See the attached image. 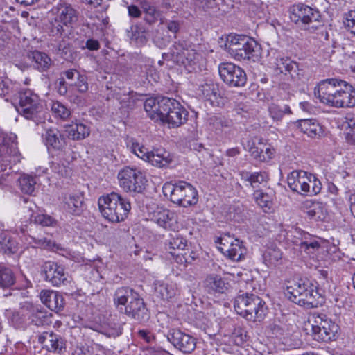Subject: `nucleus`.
Returning a JSON list of instances; mask_svg holds the SVG:
<instances>
[{"label":"nucleus","mask_w":355,"mask_h":355,"mask_svg":"<svg viewBox=\"0 0 355 355\" xmlns=\"http://www.w3.org/2000/svg\"><path fill=\"white\" fill-rule=\"evenodd\" d=\"M287 182L290 189L301 195L314 196L321 191L319 180L304 171H293L288 175Z\"/></svg>","instance_id":"0eeeda50"},{"label":"nucleus","mask_w":355,"mask_h":355,"mask_svg":"<svg viewBox=\"0 0 355 355\" xmlns=\"http://www.w3.org/2000/svg\"><path fill=\"white\" fill-rule=\"evenodd\" d=\"M173 161V156L165 149L153 148L148 162L157 168L168 167Z\"/></svg>","instance_id":"4be33fe9"},{"label":"nucleus","mask_w":355,"mask_h":355,"mask_svg":"<svg viewBox=\"0 0 355 355\" xmlns=\"http://www.w3.org/2000/svg\"><path fill=\"white\" fill-rule=\"evenodd\" d=\"M137 293L129 287L119 288L114 295V304L119 311H122L127 302H130Z\"/></svg>","instance_id":"c756f323"},{"label":"nucleus","mask_w":355,"mask_h":355,"mask_svg":"<svg viewBox=\"0 0 355 355\" xmlns=\"http://www.w3.org/2000/svg\"><path fill=\"white\" fill-rule=\"evenodd\" d=\"M15 282L12 271L4 266H0V286L9 287Z\"/></svg>","instance_id":"c03bdc74"},{"label":"nucleus","mask_w":355,"mask_h":355,"mask_svg":"<svg viewBox=\"0 0 355 355\" xmlns=\"http://www.w3.org/2000/svg\"><path fill=\"white\" fill-rule=\"evenodd\" d=\"M51 109L55 117L65 120L71 115V111L64 105L59 101H53Z\"/></svg>","instance_id":"37998d69"},{"label":"nucleus","mask_w":355,"mask_h":355,"mask_svg":"<svg viewBox=\"0 0 355 355\" xmlns=\"http://www.w3.org/2000/svg\"><path fill=\"white\" fill-rule=\"evenodd\" d=\"M58 92L60 95H64L67 92V84L64 78L59 80V85L58 87Z\"/></svg>","instance_id":"69168bd1"},{"label":"nucleus","mask_w":355,"mask_h":355,"mask_svg":"<svg viewBox=\"0 0 355 355\" xmlns=\"http://www.w3.org/2000/svg\"><path fill=\"white\" fill-rule=\"evenodd\" d=\"M120 187L126 192L141 193L147 182L141 170L126 166L117 175Z\"/></svg>","instance_id":"9d476101"},{"label":"nucleus","mask_w":355,"mask_h":355,"mask_svg":"<svg viewBox=\"0 0 355 355\" xmlns=\"http://www.w3.org/2000/svg\"><path fill=\"white\" fill-rule=\"evenodd\" d=\"M171 59L182 66L189 72L200 69V62L202 60L200 54L194 49L187 48L182 43H175L171 48Z\"/></svg>","instance_id":"1a4fd4ad"},{"label":"nucleus","mask_w":355,"mask_h":355,"mask_svg":"<svg viewBox=\"0 0 355 355\" xmlns=\"http://www.w3.org/2000/svg\"><path fill=\"white\" fill-rule=\"evenodd\" d=\"M218 72L221 79L230 87H242L246 83L244 71L232 63L220 64L218 66Z\"/></svg>","instance_id":"ddd939ff"},{"label":"nucleus","mask_w":355,"mask_h":355,"mask_svg":"<svg viewBox=\"0 0 355 355\" xmlns=\"http://www.w3.org/2000/svg\"><path fill=\"white\" fill-rule=\"evenodd\" d=\"M312 331V336H313L314 339L318 341H323L324 342V336H323L325 334L324 329L321 328L320 331Z\"/></svg>","instance_id":"774afa93"},{"label":"nucleus","mask_w":355,"mask_h":355,"mask_svg":"<svg viewBox=\"0 0 355 355\" xmlns=\"http://www.w3.org/2000/svg\"><path fill=\"white\" fill-rule=\"evenodd\" d=\"M35 223L44 227H53L56 225V220L52 216L40 214L35 217Z\"/></svg>","instance_id":"8fccbe9b"},{"label":"nucleus","mask_w":355,"mask_h":355,"mask_svg":"<svg viewBox=\"0 0 355 355\" xmlns=\"http://www.w3.org/2000/svg\"><path fill=\"white\" fill-rule=\"evenodd\" d=\"M155 295L163 300H170L180 293L176 283L157 282L155 283Z\"/></svg>","instance_id":"b1692460"},{"label":"nucleus","mask_w":355,"mask_h":355,"mask_svg":"<svg viewBox=\"0 0 355 355\" xmlns=\"http://www.w3.org/2000/svg\"><path fill=\"white\" fill-rule=\"evenodd\" d=\"M327 216V207L325 204L317 202L313 205V209L309 216L310 218L318 220H324Z\"/></svg>","instance_id":"49530a36"},{"label":"nucleus","mask_w":355,"mask_h":355,"mask_svg":"<svg viewBox=\"0 0 355 355\" xmlns=\"http://www.w3.org/2000/svg\"><path fill=\"white\" fill-rule=\"evenodd\" d=\"M132 151L139 158L146 162L148 161L150 151L139 144H132Z\"/></svg>","instance_id":"3c124183"},{"label":"nucleus","mask_w":355,"mask_h":355,"mask_svg":"<svg viewBox=\"0 0 355 355\" xmlns=\"http://www.w3.org/2000/svg\"><path fill=\"white\" fill-rule=\"evenodd\" d=\"M253 196L255 202L263 209V211L268 212L272 209L273 204V193L272 191L267 193L261 190H257L254 191Z\"/></svg>","instance_id":"473e14b6"},{"label":"nucleus","mask_w":355,"mask_h":355,"mask_svg":"<svg viewBox=\"0 0 355 355\" xmlns=\"http://www.w3.org/2000/svg\"><path fill=\"white\" fill-rule=\"evenodd\" d=\"M0 241V250L4 253H15L17 251V243L10 237L4 236Z\"/></svg>","instance_id":"09e8293b"},{"label":"nucleus","mask_w":355,"mask_h":355,"mask_svg":"<svg viewBox=\"0 0 355 355\" xmlns=\"http://www.w3.org/2000/svg\"><path fill=\"white\" fill-rule=\"evenodd\" d=\"M140 6L145 13V20L150 24L155 23L159 17V12L150 2L142 0Z\"/></svg>","instance_id":"a19ab883"},{"label":"nucleus","mask_w":355,"mask_h":355,"mask_svg":"<svg viewBox=\"0 0 355 355\" xmlns=\"http://www.w3.org/2000/svg\"><path fill=\"white\" fill-rule=\"evenodd\" d=\"M9 139L4 137H0V150L8 153Z\"/></svg>","instance_id":"0e129e2a"},{"label":"nucleus","mask_w":355,"mask_h":355,"mask_svg":"<svg viewBox=\"0 0 355 355\" xmlns=\"http://www.w3.org/2000/svg\"><path fill=\"white\" fill-rule=\"evenodd\" d=\"M309 324L311 327V331H320V329L325 328L328 325L334 327V322L325 318V316L313 314L309 318Z\"/></svg>","instance_id":"ea45409f"},{"label":"nucleus","mask_w":355,"mask_h":355,"mask_svg":"<svg viewBox=\"0 0 355 355\" xmlns=\"http://www.w3.org/2000/svg\"><path fill=\"white\" fill-rule=\"evenodd\" d=\"M38 341L49 352H60L64 343L60 336L53 332H44L39 336Z\"/></svg>","instance_id":"a878e982"},{"label":"nucleus","mask_w":355,"mask_h":355,"mask_svg":"<svg viewBox=\"0 0 355 355\" xmlns=\"http://www.w3.org/2000/svg\"><path fill=\"white\" fill-rule=\"evenodd\" d=\"M268 110L270 116L275 121H280L284 115L291 114L289 106L284 103H272Z\"/></svg>","instance_id":"4c0bfd02"},{"label":"nucleus","mask_w":355,"mask_h":355,"mask_svg":"<svg viewBox=\"0 0 355 355\" xmlns=\"http://www.w3.org/2000/svg\"><path fill=\"white\" fill-rule=\"evenodd\" d=\"M128 11L129 16L134 18H139L141 17V11L135 5H130L128 6Z\"/></svg>","instance_id":"e2e57ef3"},{"label":"nucleus","mask_w":355,"mask_h":355,"mask_svg":"<svg viewBox=\"0 0 355 355\" xmlns=\"http://www.w3.org/2000/svg\"><path fill=\"white\" fill-rule=\"evenodd\" d=\"M319 12L309 6L300 3L294 5L291 10L290 18L298 25H307L318 21Z\"/></svg>","instance_id":"f3484780"},{"label":"nucleus","mask_w":355,"mask_h":355,"mask_svg":"<svg viewBox=\"0 0 355 355\" xmlns=\"http://www.w3.org/2000/svg\"><path fill=\"white\" fill-rule=\"evenodd\" d=\"M74 84L80 92H85L88 89V84L85 76L78 75L77 81Z\"/></svg>","instance_id":"6e6d98bb"},{"label":"nucleus","mask_w":355,"mask_h":355,"mask_svg":"<svg viewBox=\"0 0 355 355\" xmlns=\"http://www.w3.org/2000/svg\"><path fill=\"white\" fill-rule=\"evenodd\" d=\"M225 46L228 53L239 61H254L259 53V47L257 42L244 35H228Z\"/></svg>","instance_id":"7ed1b4c3"},{"label":"nucleus","mask_w":355,"mask_h":355,"mask_svg":"<svg viewBox=\"0 0 355 355\" xmlns=\"http://www.w3.org/2000/svg\"><path fill=\"white\" fill-rule=\"evenodd\" d=\"M343 92L340 108L355 107V89L346 81L344 82Z\"/></svg>","instance_id":"c9c22d12"},{"label":"nucleus","mask_w":355,"mask_h":355,"mask_svg":"<svg viewBox=\"0 0 355 355\" xmlns=\"http://www.w3.org/2000/svg\"><path fill=\"white\" fill-rule=\"evenodd\" d=\"M164 196L169 197L173 203L184 207L195 205L198 202V192L190 184L180 182L174 184L166 182L162 187Z\"/></svg>","instance_id":"423d86ee"},{"label":"nucleus","mask_w":355,"mask_h":355,"mask_svg":"<svg viewBox=\"0 0 355 355\" xmlns=\"http://www.w3.org/2000/svg\"><path fill=\"white\" fill-rule=\"evenodd\" d=\"M245 148L254 159L259 162H268L272 158L275 153V148L261 139H259L257 142L254 139L249 140Z\"/></svg>","instance_id":"a211bd4d"},{"label":"nucleus","mask_w":355,"mask_h":355,"mask_svg":"<svg viewBox=\"0 0 355 355\" xmlns=\"http://www.w3.org/2000/svg\"><path fill=\"white\" fill-rule=\"evenodd\" d=\"M167 340L178 349L183 353H191L196 345V339L191 336L178 329L170 330Z\"/></svg>","instance_id":"dca6fc26"},{"label":"nucleus","mask_w":355,"mask_h":355,"mask_svg":"<svg viewBox=\"0 0 355 355\" xmlns=\"http://www.w3.org/2000/svg\"><path fill=\"white\" fill-rule=\"evenodd\" d=\"M347 125L345 132V139L351 144H355V115L346 117Z\"/></svg>","instance_id":"a18cd8bd"},{"label":"nucleus","mask_w":355,"mask_h":355,"mask_svg":"<svg viewBox=\"0 0 355 355\" xmlns=\"http://www.w3.org/2000/svg\"><path fill=\"white\" fill-rule=\"evenodd\" d=\"M167 246L169 253L174 255L178 252L186 250L187 241L180 234L175 233L171 235Z\"/></svg>","instance_id":"f704fd0d"},{"label":"nucleus","mask_w":355,"mask_h":355,"mask_svg":"<svg viewBox=\"0 0 355 355\" xmlns=\"http://www.w3.org/2000/svg\"><path fill=\"white\" fill-rule=\"evenodd\" d=\"M325 334L324 336V342H328L331 340L334 337L335 332L337 331L338 326L334 323V327L328 325L327 327L324 328Z\"/></svg>","instance_id":"4d7b16f0"},{"label":"nucleus","mask_w":355,"mask_h":355,"mask_svg":"<svg viewBox=\"0 0 355 355\" xmlns=\"http://www.w3.org/2000/svg\"><path fill=\"white\" fill-rule=\"evenodd\" d=\"M19 183L21 190L27 194H32L35 189L36 182L32 176L24 175L19 178Z\"/></svg>","instance_id":"79ce46f5"},{"label":"nucleus","mask_w":355,"mask_h":355,"mask_svg":"<svg viewBox=\"0 0 355 355\" xmlns=\"http://www.w3.org/2000/svg\"><path fill=\"white\" fill-rule=\"evenodd\" d=\"M241 180L244 182H248L252 187H256L259 184L266 182L268 176L265 172L250 173L248 171H241L239 173Z\"/></svg>","instance_id":"2f4dec72"},{"label":"nucleus","mask_w":355,"mask_h":355,"mask_svg":"<svg viewBox=\"0 0 355 355\" xmlns=\"http://www.w3.org/2000/svg\"><path fill=\"white\" fill-rule=\"evenodd\" d=\"M275 69L281 73L288 74L295 80L299 78L298 64L288 58H277Z\"/></svg>","instance_id":"5701e85b"},{"label":"nucleus","mask_w":355,"mask_h":355,"mask_svg":"<svg viewBox=\"0 0 355 355\" xmlns=\"http://www.w3.org/2000/svg\"><path fill=\"white\" fill-rule=\"evenodd\" d=\"M43 138L48 147L58 150H62L66 146L65 139L55 128L46 130L43 134Z\"/></svg>","instance_id":"cd10ccee"},{"label":"nucleus","mask_w":355,"mask_h":355,"mask_svg":"<svg viewBox=\"0 0 355 355\" xmlns=\"http://www.w3.org/2000/svg\"><path fill=\"white\" fill-rule=\"evenodd\" d=\"M218 249L224 256L236 261L241 260L246 253L243 242L230 235H224L220 239Z\"/></svg>","instance_id":"f8f14e48"},{"label":"nucleus","mask_w":355,"mask_h":355,"mask_svg":"<svg viewBox=\"0 0 355 355\" xmlns=\"http://www.w3.org/2000/svg\"><path fill=\"white\" fill-rule=\"evenodd\" d=\"M68 136L73 140L83 139L89 135V128L83 123H71L65 125Z\"/></svg>","instance_id":"7c9ffc66"},{"label":"nucleus","mask_w":355,"mask_h":355,"mask_svg":"<svg viewBox=\"0 0 355 355\" xmlns=\"http://www.w3.org/2000/svg\"><path fill=\"white\" fill-rule=\"evenodd\" d=\"M205 286L209 293H223L228 289V284L218 275L207 276Z\"/></svg>","instance_id":"c85d7f7f"},{"label":"nucleus","mask_w":355,"mask_h":355,"mask_svg":"<svg viewBox=\"0 0 355 355\" xmlns=\"http://www.w3.org/2000/svg\"><path fill=\"white\" fill-rule=\"evenodd\" d=\"M104 334L108 337H116L121 334V329L118 323L109 322L103 327Z\"/></svg>","instance_id":"603ef678"},{"label":"nucleus","mask_w":355,"mask_h":355,"mask_svg":"<svg viewBox=\"0 0 355 355\" xmlns=\"http://www.w3.org/2000/svg\"><path fill=\"white\" fill-rule=\"evenodd\" d=\"M282 258V252L276 247L268 248L263 254V261L268 267H275L281 263Z\"/></svg>","instance_id":"72a5a7b5"},{"label":"nucleus","mask_w":355,"mask_h":355,"mask_svg":"<svg viewBox=\"0 0 355 355\" xmlns=\"http://www.w3.org/2000/svg\"><path fill=\"white\" fill-rule=\"evenodd\" d=\"M19 103L17 110L26 119L32 118L42 109L39 96L30 89L19 93Z\"/></svg>","instance_id":"4468645a"},{"label":"nucleus","mask_w":355,"mask_h":355,"mask_svg":"<svg viewBox=\"0 0 355 355\" xmlns=\"http://www.w3.org/2000/svg\"><path fill=\"white\" fill-rule=\"evenodd\" d=\"M40 295L42 302L51 311L58 313L63 310L64 300L58 292L43 290L41 291Z\"/></svg>","instance_id":"aec40b11"},{"label":"nucleus","mask_w":355,"mask_h":355,"mask_svg":"<svg viewBox=\"0 0 355 355\" xmlns=\"http://www.w3.org/2000/svg\"><path fill=\"white\" fill-rule=\"evenodd\" d=\"M83 198L77 193L66 194L62 200V207L67 213L78 216L81 214Z\"/></svg>","instance_id":"bb28decb"},{"label":"nucleus","mask_w":355,"mask_h":355,"mask_svg":"<svg viewBox=\"0 0 355 355\" xmlns=\"http://www.w3.org/2000/svg\"><path fill=\"white\" fill-rule=\"evenodd\" d=\"M286 295L295 304L305 308L317 307L322 303V296L317 287L306 279L300 278L288 282Z\"/></svg>","instance_id":"f03ea898"},{"label":"nucleus","mask_w":355,"mask_h":355,"mask_svg":"<svg viewBox=\"0 0 355 355\" xmlns=\"http://www.w3.org/2000/svg\"><path fill=\"white\" fill-rule=\"evenodd\" d=\"M85 47L89 51H97L100 49V43L94 39H89L85 43Z\"/></svg>","instance_id":"680f3d73"},{"label":"nucleus","mask_w":355,"mask_h":355,"mask_svg":"<svg viewBox=\"0 0 355 355\" xmlns=\"http://www.w3.org/2000/svg\"><path fill=\"white\" fill-rule=\"evenodd\" d=\"M151 220L164 229H171L175 221V214L167 209L157 207L153 211Z\"/></svg>","instance_id":"412c9836"},{"label":"nucleus","mask_w":355,"mask_h":355,"mask_svg":"<svg viewBox=\"0 0 355 355\" xmlns=\"http://www.w3.org/2000/svg\"><path fill=\"white\" fill-rule=\"evenodd\" d=\"M32 59L35 63V67L40 71L48 70L52 64L51 58L46 53L40 51H33Z\"/></svg>","instance_id":"58836bf2"},{"label":"nucleus","mask_w":355,"mask_h":355,"mask_svg":"<svg viewBox=\"0 0 355 355\" xmlns=\"http://www.w3.org/2000/svg\"><path fill=\"white\" fill-rule=\"evenodd\" d=\"M235 342L237 345H241L245 340L247 335L241 329H236L234 333Z\"/></svg>","instance_id":"bf43d9fd"},{"label":"nucleus","mask_w":355,"mask_h":355,"mask_svg":"<svg viewBox=\"0 0 355 355\" xmlns=\"http://www.w3.org/2000/svg\"><path fill=\"white\" fill-rule=\"evenodd\" d=\"M315 202L316 201L306 200L302 202L301 208L309 216L313 209V205L314 204H315Z\"/></svg>","instance_id":"13d9d810"},{"label":"nucleus","mask_w":355,"mask_h":355,"mask_svg":"<svg viewBox=\"0 0 355 355\" xmlns=\"http://www.w3.org/2000/svg\"><path fill=\"white\" fill-rule=\"evenodd\" d=\"M54 17L50 21V31L53 35H60L64 32V27H69L77 21V11L65 2L58 3L51 10Z\"/></svg>","instance_id":"6e6552de"},{"label":"nucleus","mask_w":355,"mask_h":355,"mask_svg":"<svg viewBox=\"0 0 355 355\" xmlns=\"http://www.w3.org/2000/svg\"><path fill=\"white\" fill-rule=\"evenodd\" d=\"M297 128L304 134L311 138L322 136V126L315 119H302L297 122Z\"/></svg>","instance_id":"393cba45"},{"label":"nucleus","mask_w":355,"mask_h":355,"mask_svg":"<svg viewBox=\"0 0 355 355\" xmlns=\"http://www.w3.org/2000/svg\"><path fill=\"white\" fill-rule=\"evenodd\" d=\"M144 106L151 119L168 124L169 128L180 127L187 121L188 112L174 98H148Z\"/></svg>","instance_id":"f257e3e1"},{"label":"nucleus","mask_w":355,"mask_h":355,"mask_svg":"<svg viewBox=\"0 0 355 355\" xmlns=\"http://www.w3.org/2000/svg\"><path fill=\"white\" fill-rule=\"evenodd\" d=\"M345 24L351 33L355 35V10H351L348 12Z\"/></svg>","instance_id":"5fc2aeb1"},{"label":"nucleus","mask_w":355,"mask_h":355,"mask_svg":"<svg viewBox=\"0 0 355 355\" xmlns=\"http://www.w3.org/2000/svg\"><path fill=\"white\" fill-rule=\"evenodd\" d=\"M44 243L42 246V248H46L51 250H57L59 249L58 245L51 240H48L46 239V240H44Z\"/></svg>","instance_id":"338daca9"},{"label":"nucleus","mask_w":355,"mask_h":355,"mask_svg":"<svg viewBox=\"0 0 355 355\" xmlns=\"http://www.w3.org/2000/svg\"><path fill=\"white\" fill-rule=\"evenodd\" d=\"M200 91L202 96L211 103L216 101L220 96L218 86L213 82L202 85L200 87Z\"/></svg>","instance_id":"e433bc0d"},{"label":"nucleus","mask_w":355,"mask_h":355,"mask_svg":"<svg viewBox=\"0 0 355 355\" xmlns=\"http://www.w3.org/2000/svg\"><path fill=\"white\" fill-rule=\"evenodd\" d=\"M124 310L128 316L139 322L147 321L149 318L148 310L138 293L125 306Z\"/></svg>","instance_id":"6ab92c4d"},{"label":"nucleus","mask_w":355,"mask_h":355,"mask_svg":"<svg viewBox=\"0 0 355 355\" xmlns=\"http://www.w3.org/2000/svg\"><path fill=\"white\" fill-rule=\"evenodd\" d=\"M69 162L68 159H65L61 164L53 161L51 166L52 170L61 176H66L68 174L67 164Z\"/></svg>","instance_id":"864d4df0"},{"label":"nucleus","mask_w":355,"mask_h":355,"mask_svg":"<svg viewBox=\"0 0 355 355\" xmlns=\"http://www.w3.org/2000/svg\"><path fill=\"white\" fill-rule=\"evenodd\" d=\"M98 204L102 216L112 223L123 221L131 209L130 202L115 192L100 197Z\"/></svg>","instance_id":"20e7f679"},{"label":"nucleus","mask_w":355,"mask_h":355,"mask_svg":"<svg viewBox=\"0 0 355 355\" xmlns=\"http://www.w3.org/2000/svg\"><path fill=\"white\" fill-rule=\"evenodd\" d=\"M344 82L345 80L337 78L323 80L314 88V96L320 103L334 107L336 96Z\"/></svg>","instance_id":"9b49d317"},{"label":"nucleus","mask_w":355,"mask_h":355,"mask_svg":"<svg viewBox=\"0 0 355 355\" xmlns=\"http://www.w3.org/2000/svg\"><path fill=\"white\" fill-rule=\"evenodd\" d=\"M10 91V83L8 80H0V96H6Z\"/></svg>","instance_id":"052dcab7"},{"label":"nucleus","mask_w":355,"mask_h":355,"mask_svg":"<svg viewBox=\"0 0 355 355\" xmlns=\"http://www.w3.org/2000/svg\"><path fill=\"white\" fill-rule=\"evenodd\" d=\"M236 313L250 321H261L263 319L267 308L265 302L253 294L239 295L234 300Z\"/></svg>","instance_id":"39448f33"},{"label":"nucleus","mask_w":355,"mask_h":355,"mask_svg":"<svg viewBox=\"0 0 355 355\" xmlns=\"http://www.w3.org/2000/svg\"><path fill=\"white\" fill-rule=\"evenodd\" d=\"M45 279L55 286L64 285L70 282L69 276L65 272L63 266L53 261H46L42 266Z\"/></svg>","instance_id":"2eb2a0df"},{"label":"nucleus","mask_w":355,"mask_h":355,"mask_svg":"<svg viewBox=\"0 0 355 355\" xmlns=\"http://www.w3.org/2000/svg\"><path fill=\"white\" fill-rule=\"evenodd\" d=\"M300 249L307 254H314L320 248V243L316 238H311L301 242L300 245Z\"/></svg>","instance_id":"de8ad7c7"}]
</instances>
